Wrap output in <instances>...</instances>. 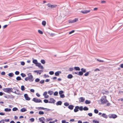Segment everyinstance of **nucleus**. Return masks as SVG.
<instances>
[{
	"instance_id": "nucleus-1",
	"label": "nucleus",
	"mask_w": 123,
	"mask_h": 123,
	"mask_svg": "<svg viewBox=\"0 0 123 123\" xmlns=\"http://www.w3.org/2000/svg\"><path fill=\"white\" fill-rule=\"evenodd\" d=\"M101 102V104H104L107 103V105L109 106L110 105V104L109 102L106 99V96H104L102 97L100 100Z\"/></svg>"
},
{
	"instance_id": "nucleus-2",
	"label": "nucleus",
	"mask_w": 123,
	"mask_h": 123,
	"mask_svg": "<svg viewBox=\"0 0 123 123\" xmlns=\"http://www.w3.org/2000/svg\"><path fill=\"white\" fill-rule=\"evenodd\" d=\"M28 77L25 78V80L26 81L29 80L30 82H32L34 80L33 76L31 73H29L28 74Z\"/></svg>"
},
{
	"instance_id": "nucleus-3",
	"label": "nucleus",
	"mask_w": 123,
	"mask_h": 123,
	"mask_svg": "<svg viewBox=\"0 0 123 123\" xmlns=\"http://www.w3.org/2000/svg\"><path fill=\"white\" fill-rule=\"evenodd\" d=\"M12 88H5L3 89V90L5 92L9 93L12 92Z\"/></svg>"
},
{
	"instance_id": "nucleus-4",
	"label": "nucleus",
	"mask_w": 123,
	"mask_h": 123,
	"mask_svg": "<svg viewBox=\"0 0 123 123\" xmlns=\"http://www.w3.org/2000/svg\"><path fill=\"white\" fill-rule=\"evenodd\" d=\"M108 117L109 118H110L114 119L117 117V116L115 114H111L109 115Z\"/></svg>"
},
{
	"instance_id": "nucleus-5",
	"label": "nucleus",
	"mask_w": 123,
	"mask_h": 123,
	"mask_svg": "<svg viewBox=\"0 0 123 123\" xmlns=\"http://www.w3.org/2000/svg\"><path fill=\"white\" fill-rule=\"evenodd\" d=\"M37 109L38 110H45V111H49L50 110L47 108H43V107H38L37 108Z\"/></svg>"
},
{
	"instance_id": "nucleus-6",
	"label": "nucleus",
	"mask_w": 123,
	"mask_h": 123,
	"mask_svg": "<svg viewBox=\"0 0 123 123\" xmlns=\"http://www.w3.org/2000/svg\"><path fill=\"white\" fill-rule=\"evenodd\" d=\"M32 100L36 103L42 102L41 100L40 99H38L36 98H33Z\"/></svg>"
},
{
	"instance_id": "nucleus-7",
	"label": "nucleus",
	"mask_w": 123,
	"mask_h": 123,
	"mask_svg": "<svg viewBox=\"0 0 123 123\" xmlns=\"http://www.w3.org/2000/svg\"><path fill=\"white\" fill-rule=\"evenodd\" d=\"M47 5L49 7H50L51 8L55 7L57 6V5H51L50 3H49L47 4Z\"/></svg>"
},
{
	"instance_id": "nucleus-8",
	"label": "nucleus",
	"mask_w": 123,
	"mask_h": 123,
	"mask_svg": "<svg viewBox=\"0 0 123 123\" xmlns=\"http://www.w3.org/2000/svg\"><path fill=\"white\" fill-rule=\"evenodd\" d=\"M39 120L42 123H45V120L44 117H42L39 118Z\"/></svg>"
},
{
	"instance_id": "nucleus-9",
	"label": "nucleus",
	"mask_w": 123,
	"mask_h": 123,
	"mask_svg": "<svg viewBox=\"0 0 123 123\" xmlns=\"http://www.w3.org/2000/svg\"><path fill=\"white\" fill-rule=\"evenodd\" d=\"M55 102V100L52 98H50L49 99V103H54Z\"/></svg>"
},
{
	"instance_id": "nucleus-10",
	"label": "nucleus",
	"mask_w": 123,
	"mask_h": 123,
	"mask_svg": "<svg viewBox=\"0 0 123 123\" xmlns=\"http://www.w3.org/2000/svg\"><path fill=\"white\" fill-rule=\"evenodd\" d=\"M24 96L25 99L27 100H30V98H29L27 94H25L24 95Z\"/></svg>"
},
{
	"instance_id": "nucleus-11",
	"label": "nucleus",
	"mask_w": 123,
	"mask_h": 123,
	"mask_svg": "<svg viewBox=\"0 0 123 123\" xmlns=\"http://www.w3.org/2000/svg\"><path fill=\"white\" fill-rule=\"evenodd\" d=\"M91 11L90 10H85L84 11H81V12L83 14H87L89 13Z\"/></svg>"
},
{
	"instance_id": "nucleus-12",
	"label": "nucleus",
	"mask_w": 123,
	"mask_h": 123,
	"mask_svg": "<svg viewBox=\"0 0 123 123\" xmlns=\"http://www.w3.org/2000/svg\"><path fill=\"white\" fill-rule=\"evenodd\" d=\"M79 107L78 106H76L74 110V111L75 112H77L79 111Z\"/></svg>"
},
{
	"instance_id": "nucleus-13",
	"label": "nucleus",
	"mask_w": 123,
	"mask_h": 123,
	"mask_svg": "<svg viewBox=\"0 0 123 123\" xmlns=\"http://www.w3.org/2000/svg\"><path fill=\"white\" fill-rule=\"evenodd\" d=\"M79 100L80 102H83L84 101L85 99L83 97H81L79 99Z\"/></svg>"
},
{
	"instance_id": "nucleus-14",
	"label": "nucleus",
	"mask_w": 123,
	"mask_h": 123,
	"mask_svg": "<svg viewBox=\"0 0 123 123\" xmlns=\"http://www.w3.org/2000/svg\"><path fill=\"white\" fill-rule=\"evenodd\" d=\"M74 106L72 105H70L68 107V108L71 110H72L73 109Z\"/></svg>"
},
{
	"instance_id": "nucleus-15",
	"label": "nucleus",
	"mask_w": 123,
	"mask_h": 123,
	"mask_svg": "<svg viewBox=\"0 0 123 123\" xmlns=\"http://www.w3.org/2000/svg\"><path fill=\"white\" fill-rule=\"evenodd\" d=\"M102 116L105 118H107L108 117L107 116L105 113H103L102 114Z\"/></svg>"
},
{
	"instance_id": "nucleus-16",
	"label": "nucleus",
	"mask_w": 123,
	"mask_h": 123,
	"mask_svg": "<svg viewBox=\"0 0 123 123\" xmlns=\"http://www.w3.org/2000/svg\"><path fill=\"white\" fill-rule=\"evenodd\" d=\"M62 103L61 101H59L56 103V104L57 105H61Z\"/></svg>"
},
{
	"instance_id": "nucleus-17",
	"label": "nucleus",
	"mask_w": 123,
	"mask_h": 123,
	"mask_svg": "<svg viewBox=\"0 0 123 123\" xmlns=\"http://www.w3.org/2000/svg\"><path fill=\"white\" fill-rule=\"evenodd\" d=\"M61 72L60 71H57L55 73V75L56 76H58L59 75V74L61 73Z\"/></svg>"
},
{
	"instance_id": "nucleus-18",
	"label": "nucleus",
	"mask_w": 123,
	"mask_h": 123,
	"mask_svg": "<svg viewBox=\"0 0 123 123\" xmlns=\"http://www.w3.org/2000/svg\"><path fill=\"white\" fill-rule=\"evenodd\" d=\"M27 111V110L24 108H22L20 111L22 112H24Z\"/></svg>"
},
{
	"instance_id": "nucleus-19",
	"label": "nucleus",
	"mask_w": 123,
	"mask_h": 123,
	"mask_svg": "<svg viewBox=\"0 0 123 123\" xmlns=\"http://www.w3.org/2000/svg\"><path fill=\"white\" fill-rule=\"evenodd\" d=\"M48 93L50 95H51L53 93V92L51 91H49L48 92Z\"/></svg>"
},
{
	"instance_id": "nucleus-20",
	"label": "nucleus",
	"mask_w": 123,
	"mask_h": 123,
	"mask_svg": "<svg viewBox=\"0 0 123 123\" xmlns=\"http://www.w3.org/2000/svg\"><path fill=\"white\" fill-rule=\"evenodd\" d=\"M74 69L77 71H80V68L79 67H75Z\"/></svg>"
},
{
	"instance_id": "nucleus-21",
	"label": "nucleus",
	"mask_w": 123,
	"mask_h": 123,
	"mask_svg": "<svg viewBox=\"0 0 123 123\" xmlns=\"http://www.w3.org/2000/svg\"><path fill=\"white\" fill-rule=\"evenodd\" d=\"M5 111H11V109L10 108H5L4 110Z\"/></svg>"
},
{
	"instance_id": "nucleus-22",
	"label": "nucleus",
	"mask_w": 123,
	"mask_h": 123,
	"mask_svg": "<svg viewBox=\"0 0 123 123\" xmlns=\"http://www.w3.org/2000/svg\"><path fill=\"white\" fill-rule=\"evenodd\" d=\"M83 74V73L82 71H80L79 72L78 74L79 75L81 76Z\"/></svg>"
},
{
	"instance_id": "nucleus-23",
	"label": "nucleus",
	"mask_w": 123,
	"mask_h": 123,
	"mask_svg": "<svg viewBox=\"0 0 123 123\" xmlns=\"http://www.w3.org/2000/svg\"><path fill=\"white\" fill-rule=\"evenodd\" d=\"M14 74L13 73H9L8 74V75L10 77H12L14 75Z\"/></svg>"
},
{
	"instance_id": "nucleus-24",
	"label": "nucleus",
	"mask_w": 123,
	"mask_h": 123,
	"mask_svg": "<svg viewBox=\"0 0 123 123\" xmlns=\"http://www.w3.org/2000/svg\"><path fill=\"white\" fill-rule=\"evenodd\" d=\"M73 77V75L71 74H69L68 76V77L69 79H71Z\"/></svg>"
},
{
	"instance_id": "nucleus-25",
	"label": "nucleus",
	"mask_w": 123,
	"mask_h": 123,
	"mask_svg": "<svg viewBox=\"0 0 123 123\" xmlns=\"http://www.w3.org/2000/svg\"><path fill=\"white\" fill-rule=\"evenodd\" d=\"M108 92H109L108 91H104V90H103L102 92V93H103V94H105L106 93H108Z\"/></svg>"
},
{
	"instance_id": "nucleus-26",
	"label": "nucleus",
	"mask_w": 123,
	"mask_h": 123,
	"mask_svg": "<svg viewBox=\"0 0 123 123\" xmlns=\"http://www.w3.org/2000/svg\"><path fill=\"white\" fill-rule=\"evenodd\" d=\"M81 70L83 73H84L86 72V69L83 68H82L81 69Z\"/></svg>"
},
{
	"instance_id": "nucleus-27",
	"label": "nucleus",
	"mask_w": 123,
	"mask_h": 123,
	"mask_svg": "<svg viewBox=\"0 0 123 123\" xmlns=\"http://www.w3.org/2000/svg\"><path fill=\"white\" fill-rule=\"evenodd\" d=\"M46 23L45 21H43L42 22V24L43 26H45L46 25Z\"/></svg>"
},
{
	"instance_id": "nucleus-28",
	"label": "nucleus",
	"mask_w": 123,
	"mask_h": 123,
	"mask_svg": "<svg viewBox=\"0 0 123 123\" xmlns=\"http://www.w3.org/2000/svg\"><path fill=\"white\" fill-rule=\"evenodd\" d=\"M16 79L18 81L21 80V77L20 76H18L16 78Z\"/></svg>"
},
{
	"instance_id": "nucleus-29",
	"label": "nucleus",
	"mask_w": 123,
	"mask_h": 123,
	"mask_svg": "<svg viewBox=\"0 0 123 123\" xmlns=\"http://www.w3.org/2000/svg\"><path fill=\"white\" fill-rule=\"evenodd\" d=\"M91 102L87 100H86L85 101V103L86 104H90Z\"/></svg>"
},
{
	"instance_id": "nucleus-30",
	"label": "nucleus",
	"mask_w": 123,
	"mask_h": 123,
	"mask_svg": "<svg viewBox=\"0 0 123 123\" xmlns=\"http://www.w3.org/2000/svg\"><path fill=\"white\" fill-rule=\"evenodd\" d=\"M21 89L22 91H24L25 90V86H22L21 87Z\"/></svg>"
},
{
	"instance_id": "nucleus-31",
	"label": "nucleus",
	"mask_w": 123,
	"mask_h": 123,
	"mask_svg": "<svg viewBox=\"0 0 123 123\" xmlns=\"http://www.w3.org/2000/svg\"><path fill=\"white\" fill-rule=\"evenodd\" d=\"M38 113L40 115H43L44 114V112H43L42 111H39Z\"/></svg>"
},
{
	"instance_id": "nucleus-32",
	"label": "nucleus",
	"mask_w": 123,
	"mask_h": 123,
	"mask_svg": "<svg viewBox=\"0 0 123 123\" xmlns=\"http://www.w3.org/2000/svg\"><path fill=\"white\" fill-rule=\"evenodd\" d=\"M37 61L36 60H34L33 61V63L36 64L37 63Z\"/></svg>"
},
{
	"instance_id": "nucleus-33",
	"label": "nucleus",
	"mask_w": 123,
	"mask_h": 123,
	"mask_svg": "<svg viewBox=\"0 0 123 123\" xmlns=\"http://www.w3.org/2000/svg\"><path fill=\"white\" fill-rule=\"evenodd\" d=\"M41 62L43 64H44L45 63V62L44 60H41Z\"/></svg>"
},
{
	"instance_id": "nucleus-34",
	"label": "nucleus",
	"mask_w": 123,
	"mask_h": 123,
	"mask_svg": "<svg viewBox=\"0 0 123 123\" xmlns=\"http://www.w3.org/2000/svg\"><path fill=\"white\" fill-rule=\"evenodd\" d=\"M21 75L23 77H24L26 76V75L25 74L22 73L21 74Z\"/></svg>"
},
{
	"instance_id": "nucleus-35",
	"label": "nucleus",
	"mask_w": 123,
	"mask_h": 123,
	"mask_svg": "<svg viewBox=\"0 0 123 123\" xmlns=\"http://www.w3.org/2000/svg\"><path fill=\"white\" fill-rule=\"evenodd\" d=\"M83 109L84 111H87V110H88V109L87 107H84L83 108Z\"/></svg>"
},
{
	"instance_id": "nucleus-36",
	"label": "nucleus",
	"mask_w": 123,
	"mask_h": 123,
	"mask_svg": "<svg viewBox=\"0 0 123 123\" xmlns=\"http://www.w3.org/2000/svg\"><path fill=\"white\" fill-rule=\"evenodd\" d=\"M64 105L65 106H67L69 105V104L67 102H65L64 103Z\"/></svg>"
},
{
	"instance_id": "nucleus-37",
	"label": "nucleus",
	"mask_w": 123,
	"mask_h": 123,
	"mask_svg": "<svg viewBox=\"0 0 123 123\" xmlns=\"http://www.w3.org/2000/svg\"><path fill=\"white\" fill-rule=\"evenodd\" d=\"M94 112L95 113L97 114L98 113V110L95 109L94 110Z\"/></svg>"
},
{
	"instance_id": "nucleus-38",
	"label": "nucleus",
	"mask_w": 123,
	"mask_h": 123,
	"mask_svg": "<svg viewBox=\"0 0 123 123\" xmlns=\"http://www.w3.org/2000/svg\"><path fill=\"white\" fill-rule=\"evenodd\" d=\"M60 97L61 98H63L65 97L64 95L63 94H62L61 95H60Z\"/></svg>"
},
{
	"instance_id": "nucleus-39",
	"label": "nucleus",
	"mask_w": 123,
	"mask_h": 123,
	"mask_svg": "<svg viewBox=\"0 0 123 123\" xmlns=\"http://www.w3.org/2000/svg\"><path fill=\"white\" fill-rule=\"evenodd\" d=\"M36 65L38 67H39V66L41 65V63L38 62H37V64H36Z\"/></svg>"
},
{
	"instance_id": "nucleus-40",
	"label": "nucleus",
	"mask_w": 123,
	"mask_h": 123,
	"mask_svg": "<svg viewBox=\"0 0 123 123\" xmlns=\"http://www.w3.org/2000/svg\"><path fill=\"white\" fill-rule=\"evenodd\" d=\"M18 110V109L16 107H14L13 108L12 110L13 111H16Z\"/></svg>"
},
{
	"instance_id": "nucleus-41",
	"label": "nucleus",
	"mask_w": 123,
	"mask_h": 123,
	"mask_svg": "<svg viewBox=\"0 0 123 123\" xmlns=\"http://www.w3.org/2000/svg\"><path fill=\"white\" fill-rule=\"evenodd\" d=\"M73 20V22H74V23L78 21V19L77 18H75Z\"/></svg>"
},
{
	"instance_id": "nucleus-42",
	"label": "nucleus",
	"mask_w": 123,
	"mask_h": 123,
	"mask_svg": "<svg viewBox=\"0 0 123 123\" xmlns=\"http://www.w3.org/2000/svg\"><path fill=\"white\" fill-rule=\"evenodd\" d=\"M89 74V72H87L84 74V75L85 76H87Z\"/></svg>"
},
{
	"instance_id": "nucleus-43",
	"label": "nucleus",
	"mask_w": 123,
	"mask_h": 123,
	"mask_svg": "<svg viewBox=\"0 0 123 123\" xmlns=\"http://www.w3.org/2000/svg\"><path fill=\"white\" fill-rule=\"evenodd\" d=\"M38 32L39 33L41 34H42L43 33V32L39 30L38 31Z\"/></svg>"
},
{
	"instance_id": "nucleus-44",
	"label": "nucleus",
	"mask_w": 123,
	"mask_h": 123,
	"mask_svg": "<svg viewBox=\"0 0 123 123\" xmlns=\"http://www.w3.org/2000/svg\"><path fill=\"white\" fill-rule=\"evenodd\" d=\"M43 101L45 103H49V102L48 100L47 99H44V100Z\"/></svg>"
},
{
	"instance_id": "nucleus-45",
	"label": "nucleus",
	"mask_w": 123,
	"mask_h": 123,
	"mask_svg": "<svg viewBox=\"0 0 123 123\" xmlns=\"http://www.w3.org/2000/svg\"><path fill=\"white\" fill-rule=\"evenodd\" d=\"M93 122L94 123H99V122L95 120H93Z\"/></svg>"
},
{
	"instance_id": "nucleus-46",
	"label": "nucleus",
	"mask_w": 123,
	"mask_h": 123,
	"mask_svg": "<svg viewBox=\"0 0 123 123\" xmlns=\"http://www.w3.org/2000/svg\"><path fill=\"white\" fill-rule=\"evenodd\" d=\"M63 93V92L62 91H61L59 92V94L60 95H61Z\"/></svg>"
},
{
	"instance_id": "nucleus-47",
	"label": "nucleus",
	"mask_w": 123,
	"mask_h": 123,
	"mask_svg": "<svg viewBox=\"0 0 123 123\" xmlns=\"http://www.w3.org/2000/svg\"><path fill=\"white\" fill-rule=\"evenodd\" d=\"M58 94V92H55L54 93V95L55 96H57Z\"/></svg>"
},
{
	"instance_id": "nucleus-48",
	"label": "nucleus",
	"mask_w": 123,
	"mask_h": 123,
	"mask_svg": "<svg viewBox=\"0 0 123 123\" xmlns=\"http://www.w3.org/2000/svg\"><path fill=\"white\" fill-rule=\"evenodd\" d=\"M83 107L82 106H80V107H79V109L80 110V111H82L83 110Z\"/></svg>"
},
{
	"instance_id": "nucleus-49",
	"label": "nucleus",
	"mask_w": 123,
	"mask_h": 123,
	"mask_svg": "<svg viewBox=\"0 0 123 123\" xmlns=\"http://www.w3.org/2000/svg\"><path fill=\"white\" fill-rule=\"evenodd\" d=\"M47 92L46 91L44 92L43 94V95L44 96H45L47 94Z\"/></svg>"
},
{
	"instance_id": "nucleus-50",
	"label": "nucleus",
	"mask_w": 123,
	"mask_h": 123,
	"mask_svg": "<svg viewBox=\"0 0 123 123\" xmlns=\"http://www.w3.org/2000/svg\"><path fill=\"white\" fill-rule=\"evenodd\" d=\"M40 80V79L38 78H37L35 80L36 82H39Z\"/></svg>"
},
{
	"instance_id": "nucleus-51",
	"label": "nucleus",
	"mask_w": 123,
	"mask_h": 123,
	"mask_svg": "<svg viewBox=\"0 0 123 123\" xmlns=\"http://www.w3.org/2000/svg\"><path fill=\"white\" fill-rule=\"evenodd\" d=\"M30 120L32 122H33L34 121V119L33 118H32L30 119Z\"/></svg>"
},
{
	"instance_id": "nucleus-52",
	"label": "nucleus",
	"mask_w": 123,
	"mask_h": 123,
	"mask_svg": "<svg viewBox=\"0 0 123 123\" xmlns=\"http://www.w3.org/2000/svg\"><path fill=\"white\" fill-rule=\"evenodd\" d=\"M73 70H74V69L73 68H70L68 69V70L69 71H73Z\"/></svg>"
},
{
	"instance_id": "nucleus-53",
	"label": "nucleus",
	"mask_w": 123,
	"mask_h": 123,
	"mask_svg": "<svg viewBox=\"0 0 123 123\" xmlns=\"http://www.w3.org/2000/svg\"><path fill=\"white\" fill-rule=\"evenodd\" d=\"M15 74L16 75H18L19 74V72L18 71H16L15 72Z\"/></svg>"
},
{
	"instance_id": "nucleus-54",
	"label": "nucleus",
	"mask_w": 123,
	"mask_h": 123,
	"mask_svg": "<svg viewBox=\"0 0 123 123\" xmlns=\"http://www.w3.org/2000/svg\"><path fill=\"white\" fill-rule=\"evenodd\" d=\"M39 72L38 73L39 74H40L41 73L43 72V71L42 70H38Z\"/></svg>"
},
{
	"instance_id": "nucleus-55",
	"label": "nucleus",
	"mask_w": 123,
	"mask_h": 123,
	"mask_svg": "<svg viewBox=\"0 0 123 123\" xmlns=\"http://www.w3.org/2000/svg\"><path fill=\"white\" fill-rule=\"evenodd\" d=\"M88 115L90 117H91L92 116V113H88Z\"/></svg>"
},
{
	"instance_id": "nucleus-56",
	"label": "nucleus",
	"mask_w": 123,
	"mask_h": 123,
	"mask_svg": "<svg viewBox=\"0 0 123 123\" xmlns=\"http://www.w3.org/2000/svg\"><path fill=\"white\" fill-rule=\"evenodd\" d=\"M74 30H72L69 33V34H71L72 33H74Z\"/></svg>"
},
{
	"instance_id": "nucleus-57",
	"label": "nucleus",
	"mask_w": 123,
	"mask_h": 123,
	"mask_svg": "<svg viewBox=\"0 0 123 123\" xmlns=\"http://www.w3.org/2000/svg\"><path fill=\"white\" fill-rule=\"evenodd\" d=\"M97 60L98 61H99V62H104V61L103 60H99L98 59H97Z\"/></svg>"
},
{
	"instance_id": "nucleus-58",
	"label": "nucleus",
	"mask_w": 123,
	"mask_h": 123,
	"mask_svg": "<svg viewBox=\"0 0 123 123\" xmlns=\"http://www.w3.org/2000/svg\"><path fill=\"white\" fill-rule=\"evenodd\" d=\"M49 74L50 75H53L54 74V72L53 71H50L49 72Z\"/></svg>"
},
{
	"instance_id": "nucleus-59",
	"label": "nucleus",
	"mask_w": 123,
	"mask_h": 123,
	"mask_svg": "<svg viewBox=\"0 0 123 123\" xmlns=\"http://www.w3.org/2000/svg\"><path fill=\"white\" fill-rule=\"evenodd\" d=\"M44 82V80H42L40 82L41 84H43Z\"/></svg>"
},
{
	"instance_id": "nucleus-60",
	"label": "nucleus",
	"mask_w": 123,
	"mask_h": 123,
	"mask_svg": "<svg viewBox=\"0 0 123 123\" xmlns=\"http://www.w3.org/2000/svg\"><path fill=\"white\" fill-rule=\"evenodd\" d=\"M5 73L4 72H2L1 73V74L3 75H5Z\"/></svg>"
},
{
	"instance_id": "nucleus-61",
	"label": "nucleus",
	"mask_w": 123,
	"mask_h": 123,
	"mask_svg": "<svg viewBox=\"0 0 123 123\" xmlns=\"http://www.w3.org/2000/svg\"><path fill=\"white\" fill-rule=\"evenodd\" d=\"M39 68L42 69H43V67L41 65L39 66Z\"/></svg>"
},
{
	"instance_id": "nucleus-62",
	"label": "nucleus",
	"mask_w": 123,
	"mask_h": 123,
	"mask_svg": "<svg viewBox=\"0 0 123 123\" xmlns=\"http://www.w3.org/2000/svg\"><path fill=\"white\" fill-rule=\"evenodd\" d=\"M0 123H5L4 120L3 119L0 121Z\"/></svg>"
},
{
	"instance_id": "nucleus-63",
	"label": "nucleus",
	"mask_w": 123,
	"mask_h": 123,
	"mask_svg": "<svg viewBox=\"0 0 123 123\" xmlns=\"http://www.w3.org/2000/svg\"><path fill=\"white\" fill-rule=\"evenodd\" d=\"M21 64L22 65H24L25 64V63L23 62H21Z\"/></svg>"
},
{
	"instance_id": "nucleus-64",
	"label": "nucleus",
	"mask_w": 123,
	"mask_h": 123,
	"mask_svg": "<svg viewBox=\"0 0 123 123\" xmlns=\"http://www.w3.org/2000/svg\"><path fill=\"white\" fill-rule=\"evenodd\" d=\"M94 71H99L100 70L98 68H96L94 70Z\"/></svg>"
}]
</instances>
